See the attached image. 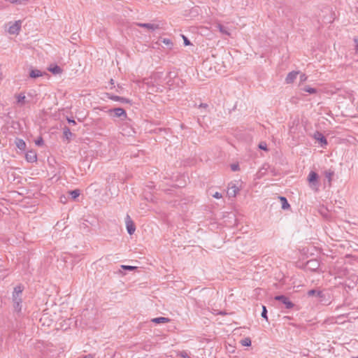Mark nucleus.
<instances>
[{"instance_id": "obj_43", "label": "nucleus", "mask_w": 358, "mask_h": 358, "mask_svg": "<svg viewBox=\"0 0 358 358\" xmlns=\"http://www.w3.org/2000/svg\"><path fill=\"white\" fill-rule=\"evenodd\" d=\"M186 357H187V355H183V357L185 358Z\"/></svg>"}, {"instance_id": "obj_28", "label": "nucleus", "mask_w": 358, "mask_h": 358, "mask_svg": "<svg viewBox=\"0 0 358 358\" xmlns=\"http://www.w3.org/2000/svg\"><path fill=\"white\" fill-rule=\"evenodd\" d=\"M162 42L164 44H165V45H168V46H172V45H173V43H172L171 40V39H169V38H163V39L162 40Z\"/></svg>"}, {"instance_id": "obj_45", "label": "nucleus", "mask_w": 358, "mask_h": 358, "mask_svg": "<svg viewBox=\"0 0 358 358\" xmlns=\"http://www.w3.org/2000/svg\"><path fill=\"white\" fill-rule=\"evenodd\" d=\"M187 358H189V357H187Z\"/></svg>"}, {"instance_id": "obj_20", "label": "nucleus", "mask_w": 358, "mask_h": 358, "mask_svg": "<svg viewBox=\"0 0 358 358\" xmlns=\"http://www.w3.org/2000/svg\"><path fill=\"white\" fill-rule=\"evenodd\" d=\"M334 171L331 169L326 170L324 171V176H325L326 178L328 180V182L329 184L331 183V182L332 180V177L334 176Z\"/></svg>"}, {"instance_id": "obj_6", "label": "nucleus", "mask_w": 358, "mask_h": 358, "mask_svg": "<svg viewBox=\"0 0 358 358\" xmlns=\"http://www.w3.org/2000/svg\"><path fill=\"white\" fill-rule=\"evenodd\" d=\"M239 190V187L235 183L231 182L228 186L227 194L229 197H236Z\"/></svg>"}, {"instance_id": "obj_5", "label": "nucleus", "mask_w": 358, "mask_h": 358, "mask_svg": "<svg viewBox=\"0 0 358 358\" xmlns=\"http://www.w3.org/2000/svg\"><path fill=\"white\" fill-rule=\"evenodd\" d=\"M22 26V21L17 20L13 24L10 25L8 29V32L10 34H18Z\"/></svg>"}, {"instance_id": "obj_9", "label": "nucleus", "mask_w": 358, "mask_h": 358, "mask_svg": "<svg viewBox=\"0 0 358 358\" xmlns=\"http://www.w3.org/2000/svg\"><path fill=\"white\" fill-rule=\"evenodd\" d=\"M24 287L22 285H17L14 288V291L13 292V301L22 300L21 294L22 293Z\"/></svg>"}, {"instance_id": "obj_2", "label": "nucleus", "mask_w": 358, "mask_h": 358, "mask_svg": "<svg viewBox=\"0 0 358 358\" xmlns=\"http://www.w3.org/2000/svg\"><path fill=\"white\" fill-rule=\"evenodd\" d=\"M108 113L110 115L113 114L114 117H120L122 120H124L127 117V113L124 109L122 108H115L108 110Z\"/></svg>"}, {"instance_id": "obj_29", "label": "nucleus", "mask_w": 358, "mask_h": 358, "mask_svg": "<svg viewBox=\"0 0 358 358\" xmlns=\"http://www.w3.org/2000/svg\"><path fill=\"white\" fill-rule=\"evenodd\" d=\"M262 317L264 319H266V320H268V317H267V310H266V308L265 306H262Z\"/></svg>"}, {"instance_id": "obj_3", "label": "nucleus", "mask_w": 358, "mask_h": 358, "mask_svg": "<svg viewBox=\"0 0 358 358\" xmlns=\"http://www.w3.org/2000/svg\"><path fill=\"white\" fill-rule=\"evenodd\" d=\"M274 299L275 300L281 302L287 309H292L294 306V303H292L289 299L285 295H277Z\"/></svg>"}, {"instance_id": "obj_18", "label": "nucleus", "mask_w": 358, "mask_h": 358, "mask_svg": "<svg viewBox=\"0 0 358 358\" xmlns=\"http://www.w3.org/2000/svg\"><path fill=\"white\" fill-rule=\"evenodd\" d=\"M15 145L21 150H24L26 148V143L22 139L17 138L15 140Z\"/></svg>"}, {"instance_id": "obj_25", "label": "nucleus", "mask_w": 358, "mask_h": 358, "mask_svg": "<svg viewBox=\"0 0 358 358\" xmlns=\"http://www.w3.org/2000/svg\"><path fill=\"white\" fill-rule=\"evenodd\" d=\"M13 303H14V308H15V309L16 310H17V311L21 310V308H22V306H21L22 300H20V301H13Z\"/></svg>"}, {"instance_id": "obj_32", "label": "nucleus", "mask_w": 358, "mask_h": 358, "mask_svg": "<svg viewBox=\"0 0 358 358\" xmlns=\"http://www.w3.org/2000/svg\"><path fill=\"white\" fill-rule=\"evenodd\" d=\"M306 80H307V76L304 73H302L300 75V83H303Z\"/></svg>"}, {"instance_id": "obj_31", "label": "nucleus", "mask_w": 358, "mask_h": 358, "mask_svg": "<svg viewBox=\"0 0 358 358\" xmlns=\"http://www.w3.org/2000/svg\"><path fill=\"white\" fill-rule=\"evenodd\" d=\"M122 268L124 270H128V271H133L134 269H135V266H126V265H122Z\"/></svg>"}, {"instance_id": "obj_19", "label": "nucleus", "mask_w": 358, "mask_h": 358, "mask_svg": "<svg viewBox=\"0 0 358 358\" xmlns=\"http://www.w3.org/2000/svg\"><path fill=\"white\" fill-rule=\"evenodd\" d=\"M63 134L64 137L69 141L71 137L72 136L73 134L71 133L70 129L67 127H65L63 129Z\"/></svg>"}, {"instance_id": "obj_42", "label": "nucleus", "mask_w": 358, "mask_h": 358, "mask_svg": "<svg viewBox=\"0 0 358 358\" xmlns=\"http://www.w3.org/2000/svg\"><path fill=\"white\" fill-rule=\"evenodd\" d=\"M220 314H221V315H224L225 313H224L221 312V313H220Z\"/></svg>"}, {"instance_id": "obj_44", "label": "nucleus", "mask_w": 358, "mask_h": 358, "mask_svg": "<svg viewBox=\"0 0 358 358\" xmlns=\"http://www.w3.org/2000/svg\"><path fill=\"white\" fill-rule=\"evenodd\" d=\"M186 357H187V355H183V357L185 358Z\"/></svg>"}, {"instance_id": "obj_4", "label": "nucleus", "mask_w": 358, "mask_h": 358, "mask_svg": "<svg viewBox=\"0 0 358 358\" xmlns=\"http://www.w3.org/2000/svg\"><path fill=\"white\" fill-rule=\"evenodd\" d=\"M136 26L142 28H145L149 31H154L157 29H162V26L159 23H136Z\"/></svg>"}, {"instance_id": "obj_16", "label": "nucleus", "mask_w": 358, "mask_h": 358, "mask_svg": "<svg viewBox=\"0 0 358 358\" xmlns=\"http://www.w3.org/2000/svg\"><path fill=\"white\" fill-rule=\"evenodd\" d=\"M43 76L42 71L38 69H32L29 72V77L31 78H36Z\"/></svg>"}, {"instance_id": "obj_27", "label": "nucleus", "mask_w": 358, "mask_h": 358, "mask_svg": "<svg viewBox=\"0 0 358 358\" xmlns=\"http://www.w3.org/2000/svg\"><path fill=\"white\" fill-rule=\"evenodd\" d=\"M241 344L243 346H250L251 345V340L249 338H246L241 341Z\"/></svg>"}, {"instance_id": "obj_22", "label": "nucleus", "mask_w": 358, "mask_h": 358, "mask_svg": "<svg viewBox=\"0 0 358 358\" xmlns=\"http://www.w3.org/2000/svg\"><path fill=\"white\" fill-rule=\"evenodd\" d=\"M48 70L52 73L53 74H59L62 73V69L57 65H55L54 66H50Z\"/></svg>"}, {"instance_id": "obj_36", "label": "nucleus", "mask_w": 358, "mask_h": 358, "mask_svg": "<svg viewBox=\"0 0 358 358\" xmlns=\"http://www.w3.org/2000/svg\"><path fill=\"white\" fill-rule=\"evenodd\" d=\"M36 144L37 145H42L43 144V140L42 138H40L37 141H36Z\"/></svg>"}, {"instance_id": "obj_39", "label": "nucleus", "mask_w": 358, "mask_h": 358, "mask_svg": "<svg viewBox=\"0 0 358 358\" xmlns=\"http://www.w3.org/2000/svg\"><path fill=\"white\" fill-rule=\"evenodd\" d=\"M83 358H93V357L91 355H88L85 356Z\"/></svg>"}, {"instance_id": "obj_10", "label": "nucleus", "mask_w": 358, "mask_h": 358, "mask_svg": "<svg viewBox=\"0 0 358 358\" xmlns=\"http://www.w3.org/2000/svg\"><path fill=\"white\" fill-rule=\"evenodd\" d=\"M299 73V71H295L289 72L287 74V77L285 78V83L287 84L293 83L294 81L296 80Z\"/></svg>"}, {"instance_id": "obj_7", "label": "nucleus", "mask_w": 358, "mask_h": 358, "mask_svg": "<svg viewBox=\"0 0 358 358\" xmlns=\"http://www.w3.org/2000/svg\"><path fill=\"white\" fill-rule=\"evenodd\" d=\"M125 222L128 234L132 235L136 231V227L129 215L126 217Z\"/></svg>"}, {"instance_id": "obj_1", "label": "nucleus", "mask_w": 358, "mask_h": 358, "mask_svg": "<svg viewBox=\"0 0 358 358\" xmlns=\"http://www.w3.org/2000/svg\"><path fill=\"white\" fill-rule=\"evenodd\" d=\"M307 180L311 189H317L319 187V176L316 172L311 171L308 176Z\"/></svg>"}, {"instance_id": "obj_24", "label": "nucleus", "mask_w": 358, "mask_h": 358, "mask_svg": "<svg viewBox=\"0 0 358 358\" xmlns=\"http://www.w3.org/2000/svg\"><path fill=\"white\" fill-rule=\"evenodd\" d=\"M70 195L71 196L73 199H76L77 197L80 195V190L79 189H74L69 192Z\"/></svg>"}, {"instance_id": "obj_30", "label": "nucleus", "mask_w": 358, "mask_h": 358, "mask_svg": "<svg viewBox=\"0 0 358 358\" xmlns=\"http://www.w3.org/2000/svg\"><path fill=\"white\" fill-rule=\"evenodd\" d=\"M259 148L263 150H267V145L265 142H261L259 145Z\"/></svg>"}, {"instance_id": "obj_17", "label": "nucleus", "mask_w": 358, "mask_h": 358, "mask_svg": "<svg viewBox=\"0 0 358 358\" xmlns=\"http://www.w3.org/2000/svg\"><path fill=\"white\" fill-rule=\"evenodd\" d=\"M16 99H17V103L22 106L23 105H24L25 103V99H26V96H24V94H19L17 95H16Z\"/></svg>"}, {"instance_id": "obj_15", "label": "nucleus", "mask_w": 358, "mask_h": 358, "mask_svg": "<svg viewBox=\"0 0 358 358\" xmlns=\"http://www.w3.org/2000/svg\"><path fill=\"white\" fill-rule=\"evenodd\" d=\"M152 322L156 324L166 323L170 322V319L164 317H159L152 319Z\"/></svg>"}, {"instance_id": "obj_41", "label": "nucleus", "mask_w": 358, "mask_h": 358, "mask_svg": "<svg viewBox=\"0 0 358 358\" xmlns=\"http://www.w3.org/2000/svg\"><path fill=\"white\" fill-rule=\"evenodd\" d=\"M110 83H111L112 85H113V84H114V83H113V79H111V80H110Z\"/></svg>"}, {"instance_id": "obj_11", "label": "nucleus", "mask_w": 358, "mask_h": 358, "mask_svg": "<svg viewBox=\"0 0 358 358\" xmlns=\"http://www.w3.org/2000/svg\"><path fill=\"white\" fill-rule=\"evenodd\" d=\"M215 27L218 29L220 33L223 35L231 36V31L229 28L221 24L220 23H217Z\"/></svg>"}, {"instance_id": "obj_33", "label": "nucleus", "mask_w": 358, "mask_h": 358, "mask_svg": "<svg viewBox=\"0 0 358 358\" xmlns=\"http://www.w3.org/2000/svg\"><path fill=\"white\" fill-rule=\"evenodd\" d=\"M182 38H183V40H184L185 45H190V42H189V41L188 40V38L187 37H185V36H182Z\"/></svg>"}, {"instance_id": "obj_37", "label": "nucleus", "mask_w": 358, "mask_h": 358, "mask_svg": "<svg viewBox=\"0 0 358 358\" xmlns=\"http://www.w3.org/2000/svg\"><path fill=\"white\" fill-rule=\"evenodd\" d=\"M354 41L356 43V47H355V50L357 52H358V38H355L354 39Z\"/></svg>"}, {"instance_id": "obj_34", "label": "nucleus", "mask_w": 358, "mask_h": 358, "mask_svg": "<svg viewBox=\"0 0 358 358\" xmlns=\"http://www.w3.org/2000/svg\"><path fill=\"white\" fill-rule=\"evenodd\" d=\"M231 170L234 171H236L239 169V166L238 164H232L231 166Z\"/></svg>"}, {"instance_id": "obj_38", "label": "nucleus", "mask_w": 358, "mask_h": 358, "mask_svg": "<svg viewBox=\"0 0 358 358\" xmlns=\"http://www.w3.org/2000/svg\"><path fill=\"white\" fill-rule=\"evenodd\" d=\"M67 120H68L69 123H71L72 124H76V121L74 120H71V119L67 118Z\"/></svg>"}, {"instance_id": "obj_40", "label": "nucleus", "mask_w": 358, "mask_h": 358, "mask_svg": "<svg viewBox=\"0 0 358 358\" xmlns=\"http://www.w3.org/2000/svg\"><path fill=\"white\" fill-rule=\"evenodd\" d=\"M207 106V104H203V103H201L200 105V107H206Z\"/></svg>"}, {"instance_id": "obj_26", "label": "nucleus", "mask_w": 358, "mask_h": 358, "mask_svg": "<svg viewBox=\"0 0 358 358\" xmlns=\"http://www.w3.org/2000/svg\"><path fill=\"white\" fill-rule=\"evenodd\" d=\"M11 3H17L20 5H25L27 0H8Z\"/></svg>"}, {"instance_id": "obj_8", "label": "nucleus", "mask_w": 358, "mask_h": 358, "mask_svg": "<svg viewBox=\"0 0 358 358\" xmlns=\"http://www.w3.org/2000/svg\"><path fill=\"white\" fill-rule=\"evenodd\" d=\"M106 96L107 98L113 100V101H120L122 103H131V101L129 99H127V98H124V97H122V96H116V95H113L112 94H110V93H106Z\"/></svg>"}, {"instance_id": "obj_35", "label": "nucleus", "mask_w": 358, "mask_h": 358, "mask_svg": "<svg viewBox=\"0 0 358 358\" xmlns=\"http://www.w3.org/2000/svg\"><path fill=\"white\" fill-rule=\"evenodd\" d=\"M213 196L215 199H220L222 197V194L216 192L215 194H213Z\"/></svg>"}, {"instance_id": "obj_21", "label": "nucleus", "mask_w": 358, "mask_h": 358, "mask_svg": "<svg viewBox=\"0 0 358 358\" xmlns=\"http://www.w3.org/2000/svg\"><path fill=\"white\" fill-rule=\"evenodd\" d=\"M279 199L281 201L282 208L283 210L288 209L290 206H289L287 199L284 196H280Z\"/></svg>"}, {"instance_id": "obj_23", "label": "nucleus", "mask_w": 358, "mask_h": 358, "mask_svg": "<svg viewBox=\"0 0 358 358\" xmlns=\"http://www.w3.org/2000/svg\"><path fill=\"white\" fill-rule=\"evenodd\" d=\"M303 90L309 94H315L317 92V90L315 88L311 87L310 86H305L303 88Z\"/></svg>"}, {"instance_id": "obj_14", "label": "nucleus", "mask_w": 358, "mask_h": 358, "mask_svg": "<svg viewBox=\"0 0 358 358\" xmlns=\"http://www.w3.org/2000/svg\"><path fill=\"white\" fill-rule=\"evenodd\" d=\"M308 296H316L317 297L322 298L323 297V293L320 290L316 289H310L307 293Z\"/></svg>"}, {"instance_id": "obj_12", "label": "nucleus", "mask_w": 358, "mask_h": 358, "mask_svg": "<svg viewBox=\"0 0 358 358\" xmlns=\"http://www.w3.org/2000/svg\"><path fill=\"white\" fill-rule=\"evenodd\" d=\"M26 159L28 162H34L37 159L36 153L34 151H28L25 155Z\"/></svg>"}, {"instance_id": "obj_13", "label": "nucleus", "mask_w": 358, "mask_h": 358, "mask_svg": "<svg viewBox=\"0 0 358 358\" xmlns=\"http://www.w3.org/2000/svg\"><path fill=\"white\" fill-rule=\"evenodd\" d=\"M315 138L318 141H320V143L322 144V145H327V138L320 132H317L315 134Z\"/></svg>"}]
</instances>
